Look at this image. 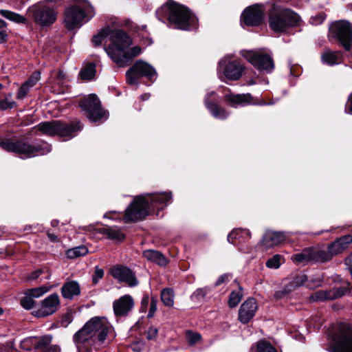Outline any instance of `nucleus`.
<instances>
[{
  "label": "nucleus",
  "mask_w": 352,
  "mask_h": 352,
  "mask_svg": "<svg viewBox=\"0 0 352 352\" xmlns=\"http://www.w3.org/2000/svg\"><path fill=\"white\" fill-rule=\"evenodd\" d=\"M171 199L170 192L153 193L137 197L126 209L124 221L125 223H129L142 220L148 214L150 208H163Z\"/></svg>",
  "instance_id": "nucleus-1"
},
{
  "label": "nucleus",
  "mask_w": 352,
  "mask_h": 352,
  "mask_svg": "<svg viewBox=\"0 0 352 352\" xmlns=\"http://www.w3.org/2000/svg\"><path fill=\"white\" fill-rule=\"evenodd\" d=\"M157 18L175 24L179 29L186 30L195 22V18L188 8L177 2L169 0L156 12Z\"/></svg>",
  "instance_id": "nucleus-2"
},
{
  "label": "nucleus",
  "mask_w": 352,
  "mask_h": 352,
  "mask_svg": "<svg viewBox=\"0 0 352 352\" xmlns=\"http://www.w3.org/2000/svg\"><path fill=\"white\" fill-rule=\"evenodd\" d=\"M1 147L8 152L18 154L21 158H31L50 153L52 146L47 144H31L25 140L7 138L1 140Z\"/></svg>",
  "instance_id": "nucleus-3"
},
{
  "label": "nucleus",
  "mask_w": 352,
  "mask_h": 352,
  "mask_svg": "<svg viewBox=\"0 0 352 352\" xmlns=\"http://www.w3.org/2000/svg\"><path fill=\"white\" fill-rule=\"evenodd\" d=\"M94 15V8L87 0H74V4L65 9V25L67 29L73 30L89 21Z\"/></svg>",
  "instance_id": "nucleus-4"
},
{
  "label": "nucleus",
  "mask_w": 352,
  "mask_h": 352,
  "mask_svg": "<svg viewBox=\"0 0 352 352\" xmlns=\"http://www.w3.org/2000/svg\"><path fill=\"white\" fill-rule=\"evenodd\" d=\"M300 21V16L288 8L274 6L270 14V26L274 32H285L289 27L298 25Z\"/></svg>",
  "instance_id": "nucleus-5"
},
{
  "label": "nucleus",
  "mask_w": 352,
  "mask_h": 352,
  "mask_svg": "<svg viewBox=\"0 0 352 352\" xmlns=\"http://www.w3.org/2000/svg\"><path fill=\"white\" fill-rule=\"evenodd\" d=\"M34 129L45 135H59L69 137L76 131L82 129L80 122H65L60 120L43 122L36 125Z\"/></svg>",
  "instance_id": "nucleus-6"
},
{
  "label": "nucleus",
  "mask_w": 352,
  "mask_h": 352,
  "mask_svg": "<svg viewBox=\"0 0 352 352\" xmlns=\"http://www.w3.org/2000/svg\"><path fill=\"white\" fill-rule=\"evenodd\" d=\"M109 38L111 43L108 46L104 47V50L111 59L116 63L113 56L120 57L124 51L132 44V40L126 32L120 30H109Z\"/></svg>",
  "instance_id": "nucleus-7"
},
{
  "label": "nucleus",
  "mask_w": 352,
  "mask_h": 352,
  "mask_svg": "<svg viewBox=\"0 0 352 352\" xmlns=\"http://www.w3.org/2000/svg\"><path fill=\"white\" fill-rule=\"evenodd\" d=\"M29 12L32 16L34 22L41 27L50 26L56 20L57 13L54 8L45 3L34 5L30 8Z\"/></svg>",
  "instance_id": "nucleus-8"
},
{
  "label": "nucleus",
  "mask_w": 352,
  "mask_h": 352,
  "mask_svg": "<svg viewBox=\"0 0 352 352\" xmlns=\"http://www.w3.org/2000/svg\"><path fill=\"white\" fill-rule=\"evenodd\" d=\"M156 71L149 64L142 60H138L126 74V81L130 85H135L138 78L144 76L150 80L155 79Z\"/></svg>",
  "instance_id": "nucleus-9"
},
{
  "label": "nucleus",
  "mask_w": 352,
  "mask_h": 352,
  "mask_svg": "<svg viewBox=\"0 0 352 352\" xmlns=\"http://www.w3.org/2000/svg\"><path fill=\"white\" fill-rule=\"evenodd\" d=\"M98 345L104 343L107 336L111 331L112 327L105 317L96 316L86 322Z\"/></svg>",
  "instance_id": "nucleus-10"
},
{
  "label": "nucleus",
  "mask_w": 352,
  "mask_h": 352,
  "mask_svg": "<svg viewBox=\"0 0 352 352\" xmlns=\"http://www.w3.org/2000/svg\"><path fill=\"white\" fill-rule=\"evenodd\" d=\"M80 107L92 122H96L104 116L105 112L101 107L99 98L95 94H90L82 100Z\"/></svg>",
  "instance_id": "nucleus-11"
},
{
  "label": "nucleus",
  "mask_w": 352,
  "mask_h": 352,
  "mask_svg": "<svg viewBox=\"0 0 352 352\" xmlns=\"http://www.w3.org/2000/svg\"><path fill=\"white\" fill-rule=\"evenodd\" d=\"M331 352H352V327L350 325H339L338 334L335 338Z\"/></svg>",
  "instance_id": "nucleus-12"
},
{
  "label": "nucleus",
  "mask_w": 352,
  "mask_h": 352,
  "mask_svg": "<svg viewBox=\"0 0 352 352\" xmlns=\"http://www.w3.org/2000/svg\"><path fill=\"white\" fill-rule=\"evenodd\" d=\"M73 340L78 352H89L93 346L98 344L86 323L74 335Z\"/></svg>",
  "instance_id": "nucleus-13"
},
{
  "label": "nucleus",
  "mask_w": 352,
  "mask_h": 352,
  "mask_svg": "<svg viewBox=\"0 0 352 352\" xmlns=\"http://www.w3.org/2000/svg\"><path fill=\"white\" fill-rule=\"evenodd\" d=\"M331 32L346 50H349L352 41V26L350 23L345 21L336 22L331 26Z\"/></svg>",
  "instance_id": "nucleus-14"
},
{
  "label": "nucleus",
  "mask_w": 352,
  "mask_h": 352,
  "mask_svg": "<svg viewBox=\"0 0 352 352\" xmlns=\"http://www.w3.org/2000/svg\"><path fill=\"white\" fill-rule=\"evenodd\" d=\"M218 70L222 72L227 79L236 80L241 76L243 67L238 60L227 62L226 59H223L219 63Z\"/></svg>",
  "instance_id": "nucleus-15"
},
{
  "label": "nucleus",
  "mask_w": 352,
  "mask_h": 352,
  "mask_svg": "<svg viewBox=\"0 0 352 352\" xmlns=\"http://www.w3.org/2000/svg\"><path fill=\"white\" fill-rule=\"evenodd\" d=\"M248 61L260 71L272 72L274 64L271 56L263 52H250L247 56Z\"/></svg>",
  "instance_id": "nucleus-16"
},
{
  "label": "nucleus",
  "mask_w": 352,
  "mask_h": 352,
  "mask_svg": "<svg viewBox=\"0 0 352 352\" xmlns=\"http://www.w3.org/2000/svg\"><path fill=\"white\" fill-rule=\"evenodd\" d=\"M110 274L115 279L125 283L129 287H134L138 284L135 273L125 266H113L110 270Z\"/></svg>",
  "instance_id": "nucleus-17"
},
{
  "label": "nucleus",
  "mask_w": 352,
  "mask_h": 352,
  "mask_svg": "<svg viewBox=\"0 0 352 352\" xmlns=\"http://www.w3.org/2000/svg\"><path fill=\"white\" fill-rule=\"evenodd\" d=\"M60 307V298L52 294L42 300L40 309L36 311L38 317H45L55 313Z\"/></svg>",
  "instance_id": "nucleus-18"
},
{
  "label": "nucleus",
  "mask_w": 352,
  "mask_h": 352,
  "mask_svg": "<svg viewBox=\"0 0 352 352\" xmlns=\"http://www.w3.org/2000/svg\"><path fill=\"white\" fill-rule=\"evenodd\" d=\"M349 289L347 287H340L333 288L331 290H320L313 293L309 298L311 301H324L327 300H334L345 295L349 292Z\"/></svg>",
  "instance_id": "nucleus-19"
},
{
  "label": "nucleus",
  "mask_w": 352,
  "mask_h": 352,
  "mask_svg": "<svg viewBox=\"0 0 352 352\" xmlns=\"http://www.w3.org/2000/svg\"><path fill=\"white\" fill-rule=\"evenodd\" d=\"M263 11L259 6L249 7L242 14V19L244 24L248 26H256L262 23Z\"/></svg>",
  "instance_id": "nucleus-20"
},
{
  "label": "nucleus",
  "mask_w": 352,
  "mask_h": 352,
  "mask_svg": "<svg viewBox=\"0 0 352 352\" xmlns=\"http://www.w3.org/2000/svg\"><path fill=\"white\" fill-rule=\"evenodd\" d=\"M258 309L256 300L248 298L240 307L239 310V320L243 324L250 322L254 316Z\"/></svg>",
  "instance_id": "nucleus-21"
},
{
  "label": "nucleus",
  "mask_w": 352,
  "mask_h": 352,
  "mask_svg": "<svg viewBox=\"0 0 352 352\" xmlns=\"http://www.w3.org/2000/svg\"><path fill=\"white\" fill-rule=\"evenodd\" d=\"M134 306V301L130 295H124L113 302L114 314L116 316H126Z\"/></svg>",
  "instance_id": "nucleus-22"
},
{
  "label": "nucleus",
  "mask_w": 352,
  "mask_h": 352,
  "mask_svg": "<svg viewBox=\"0 0 352 352\" xmlns=\"http://www.w3.org/2000/svg\"><path fill=\"white\" fill-rule=\"evenodd\" d=\"M51 336H44L40 338L31 337L23 340L21 342V348L24 350H30L34 346L38 350H44L52 342Z\"/></svg>",
  "instance_id": "nucleus-23"
},
{
  "label": "nucleus",
  "mask_w": 352,
  "mask_h": 352,
  "mask_svg": "<svg viewBox=\"0 0 352 352\" xmlns=\"http://www.w3.org/2000/svg\"><path fill=\"white\" fill-rule=\"evenodd\" d=\"M215 98V92L212 91L208 93L205 98V104L206 108L210 111L211 114L216 118L225 119L228 117V113L217 104L210 102V100Z\"/></svg>",
  "instance_id": "nucleus-24"
},
{
  "label": "nucleus",
  "mask_w": 352,
  "mask_h": 352,
  "mask_svg": "<svg viewBox=\"0 0 352 352\" xmlns=\"http://www.w3.org/2000/svg\"><path fill=\"white\" fill-rule=\"evenodd\" d=\"M286 237L283 232L268 231L264 235L263 243L267 248L273 247L283 243Z\"/></svg>",
  "instance_id": "nucleus-25"
},
{
  "label": "nucleus",
  "mask_w": 352,
  "mask_h": 352,
  "mask_svg": "<svg viewBox=\"0 0 352 352\" xmlns=\"http://www.w3.org/2000/svg\"><path fill=\"white\" fill-rule=\"evenodd\" d=\"M80 293V285L78 282L71 280L65 283L61 288V294L65 299L72 300Z\"/></svg>",
  "instance_id": "nucleus-26"
},
{
  "label": "nucleus",
  "mask_w": 352,
  "mask_h": 352,
  "mask_svg": "<svg viewBox=\"0 0 352 352\" xmlns=\"http://www.w3.org/2000/svg\"><path fill=\"white\" fill-rule=\"evenodd\" d=\"M142 52V50L140 47L135 46L130 50H124L123 54L120 57H114L116 60V64L120 67H124L129 64L131 60L133 58L139 55Z\"/></svg>",
  "instance_id": "nucleus-27"
},
{
  "label": "nucleus",
  "mask_w": 352,
  "mask_h": 352,
  "mask_svg": "<svg viewBox=\"0 0 352 352\" xmlns=\"http://www.w3.org/2000/svg\"><path fill=\"white\" fill-rule=\"evenodd\" d=\"M312 263H325L332 259L328 248H311Z\"/></svg>",
  "instance_id": "nucleus-28"
},
{
  "label": "nucleus",
  "mask_w": 352,
  "mask_h": 352,
  "mask_svg": "<svg viewBox=\"0 0 352 352\" xmlns=\"http://www.w3.org/2000/svg\"><path fill=\"white\" fill-rule=\"evenodd\" d=\"M143 256L148 261L155 263L162 266H165L168 263V261L164 256L156 250H146L143 252Z\"/></svg>",
  "instance_id": "nucleus-29"
},
{
  "label": "nucleus",
  "mask_w": 352,
  "mask_h": 352,
  "mask_svg": "<svg viewBox=\"0 0 352 352\" xmlns=\"http://www.w3.org/2000/svg\"><path fill=\"white\" fill-rule=\"evenodd\" d=\"M342 54L339 52L325 51L322 55V60L324 63L333 65L341 61Z\"/></svg>",
  "instance_id": "nucleus-30"
},
{
  "label": "nucleus",
  "mask_w": 352,
  "mask_h": 352,
  "mask_svg": "<svg viewBox=\"0 0 352 352\" xmlns=\"http://www.w3.org/2000/svg\"><path fill=\"white\" fill-rule=\"evenodd\" d=\"M292 259L298 264L312 263L311 248L305 249L302 252L293 255Z\"/></svg>",
  "instance_id": "nucleus-31"
},
{
  "label": "nucleus",
  "mask_w": 352,
  "mask_h": 352,
  "mask_svg": "<svg viewBox=\"0 0 352 352\" xmlns=\"http://www.w3.org/2000/svg\"><path fill=\"white\" fill-rule=\"evenodd\" d=\"M251 98L252 97L250 94L236 95L230 94L227 96L228 100L233 104L248 103L250 102Z\"/></svg>",
  "instance_id": "nucleus-32"
},
{
  "label": "nucleus",
  "mask_w": 352,
  "mask_h": 352,
  "mask_svg": "<svg viewBox=\"0 0 352 352\" xmlns=\"http://www.w3.org/2000/svg\"><path fill=\"white\" fill-rule=\"evenodd\" d=\"M0 14L7 19L17 23H25L26 22L25 17L10 10H0Z\"/></svg>",
  "instance_id": "nucleus-33"
},
{
  "label": "nucleus",
  "mask_w": 352,
  "mask_h": 352,
  "mask_svg": "<svg viewBox=\"0 0 352 352\" xmlns=\"http://www.w3.org/2000/svg\"><path fill=\"white\" fill-rule=\"evenodd\" d=\"M102 233L109 239L122 241L124 238V235L121 232L120 230L116 227H108L103 229Z\"/></svg>",
  "instance_id": "nucleus-34"
},
{
  "label": "nucleus",
  "mask_w": 352,
  "mask_h": 352,
  "mask_svg": "<svg viewBox=\"0 0 352 352\" xmlns=\"http://www.w3.org/2000/svg\"><path fill=\"white\" fill-rule=\"evenodd\" d=\"M54 287V285H43L38 287L28 289L25 292L33 298H39L50 291Z\"/></svg>",
  "instance_id": "nucleus-35"
},
{
  "label": "nucleus",
  "mask_w": 352,
  "mask_h": 352,
  "mask_svg": "<svg viewBox=\"0 0 352 352\" xmlns=\"http://www.w3.org/2000/svg\"><path fill=\"white\" fill-rule=\"evenodd\" d=\"M96 74V65L93 63L87 64L80 71V76L83 80H91Z\"/></svg>",
  "instance_id": "nucleus-36"
},
{
  "label": "nucleus",
  "mask_w": 352,
  "mask_h": 352,
  "mask_svg": "<svg viewBox=\"0 0 352 352\" xmlns=\"http://www.w3.org/2000/svg\"><path fill=\"white\" fill-rule=\"evenodd\" d=\"M87 253V248L84 245H81L68 250L66 252V255L69 258L73 259L81 256H85Z\"/></svg>",
  "instance_id": "nucleus-37"
},
{
  "label": "nucleus",
  "mask_w": 352,
  "mask_h": 352,
  "mask_svg": "<svg viewBox=\"0 0 352 352\" xmlns=\"http://www.w3.org/2000/svg\"><path fill=\"white\" fill-rule=\"evenodd\" d=\"M161 300L164 305L172 307L174 305L173 291L169 288L164 289L161 292Z\"/></svg>",
  "instance_id": "nucleus-38"
},
{
  "label": "nucleus",
  "mask_w": 352,
  "mask_h": 352,
  "mask_svg": "<svg viewBox=\"0 0 352 352\" xmlns=\"http://www.w3.org/2000/svg\"><path fill=\"white\" fill-rule=\"evenodd\" d=\"M243 298L242 287L239 286L238 291H233L230 295L228 300V305L230 307H235L241 300Z\"/></svg>",
  "instance_id": "nucleus-39"
},
{
  "label": "nucleus",
  "mask_w": 352,
  "mask_h": 352,
  "mask_svg": "<svg viewBox=\"0 0 352 352\" xmlns=\"http://www.w3.org/2000/svg\"><path fill=\"white\" fill-rule=\"evenodd\" d=\"M256 352H277V350L269 342L261 340L256 344Z\"/></svg>",
  "instance_id": "nucleus-40"
},
{
  "label": "nucleus",
  "mask_w": 352,
  "mask_h": 352,
  "mask_svg": "<svg viewBox=\"0 0 352 352\" xmlns=\"http://www.w3.org/2000/svg\"><path fill=\"white\" fill-rule=\"evenodd\" d=\"M109 28L104 29L95 35L91 40L92 43L95 46H99L105 38L109 37Z\"/></svg>",
  "instance_id": "nucleus-41"
},
{
  "label": "nucleus",
  "mask_w": 352,
  "mask_h": 352,
  "mask_svg": "<svg viewBox=\"0 0 352 352\" xmlns=\"http://www.w3.org/2000/svg\"><path fill=\"white\" fill-rule=\"evenodd\" d=\"M21 306L25 309H31L34 307L35 301L33 298L25 292V296L20 302Z\"/></svg>",
  "instance_id": "nucleus-42"
},
{
  "label": "nucleus",
  "mask_w": 352,
  "mask_h": 352,
  "mask_svg": "<svg viewBox=\"0 0 352 352\" xmlns=\"http://www.w3.org/2000/svg\"><path fill=\"white\" fill-rule=\"evenodd\" d=\"M328 250L331 254V258L334 256L338 255L342 253L344 250L343 248H341L339 243L337 241L329 244L327 247Z\"/></svg>",
  "instance_id": "nucleus-43"
},
{
  "label": "nucleus",
  "mask_w": 352,
  "mask_h": 352,
  "mask_svg": "<svg viewBox=\"0 0 352 352\" xmlns=\"http://www.w3.org/2000/svg\"><path fill=\"white\" fill-rule=\"evenodd\" d=\"M16 102L12 100L11 96H8L0 102V108L3 110L14 108Z\"/></svg>",
  "instance_id": "nucleus-44"
},
{
  "label": "nucleus",
  "mask_w": 352,
  "mask_h": 352,
  "mask_svg": "<svg viewBox=\"0 0 352 352\" xmlns=\"http://www.w3.org/2000/svg\"><path fill=\"white\" fill-rule=\"evenodd\" d=\"M280 258L281 256L278 254L274 255L272 258H270L267 263L266 265L269 268H274L277 269L280 265Z\"/></svg>",
  "instance_id": "nucleus-45"
},
{
  "label": "nucleus",
  "mask_w": 352,
  "mask_h": 352,
  "mask_svg": "<svg viewBox=\"0 0 352 352\" xmlns=\"http://www.w3.org/2000/svg\"><path fill=\"white\" fill-rule=\"evenodd\" d=\"M186 336L189 344L193 345L201 340V335L191 331H186Z\"/></svg>",
  "instance_id": "nucleus-46"
},
{
  "label": "nucleus",
  "mask_w": 352,
  "mask_h": 352,
  "mask_svg": "<svg viewBox=\"0 0 352 352\" xmlns=\"http://www.w3.org/2000/svg\"><path fill=\"white\" fill-rule=\"evenodd\" d=\"M342 248H343V250L344 251L346 249H347L349 244L352 243V236L351 235H345L340 238H339L338 240H336Z\"/></svg>",
  "instance_id": "nucleus-47"
},
{
  "label": "nucleus",
  "mask_w": 352,
  "mask_h": 352,
  "mask_svg": "<svg viewBox=\"0 0 352 352\" xmlns=\"http://www.w3.org/2000/svg\"><path fill=\"white\" fill-rule=\"evenodd\" d=\"M342 248H343V250L344 251L346 249H347L349 244L352 243V236L351 235H345L340 238H339L338 240H336Z\"/></svg>",
  "instance_id": "nucleus-48"
},
{
  "label": "nucleus",
  "mask_w": 352,
  "mask_h": 352,
  "mask_svg": "<svg viewBox=\"0 0 352 352\" xmlns=\"http://www.w3.org/2000/svg\"><path fill=\"white\" fill-rule=\"evenodd\" d=\"M40 72H35L32 74L30 78L26 82H25V83L29 87V88H32L37 83V82L40 80Z\"/></svg>",
  "instance_id": "nucleus-49"
},
{
  "label": "nucleus",
  "mask_w": 352,
  "mask_h": 352,
  "mask_svg": "<svg viewBox=\"0 0 352 352\" xmlns=\"http://www.w3.org/2000/svg\"><path fill=\"white\" fill-rule=\"evenodd\" d=\"M326 18V14L323 12L318 13L310 18V23L312 25H318L321 24Z\"/></svg>",
  "instance_id": "nucleus-50"
},
{
  "label": "nucleus",
  "mask_w": 352,
  "mask_h": 352,
  "mask_svg": "<svg viewBox=\"0 0 352 352\" xmlns=\"http://www.w3.org/2000/svg\"><path fill=\"white\" fill-rule=\"evenodd\" d=\"M210 289L207 287L197 289L192 294V296L197 300L204 298L209 292Z\"/></svg>",
  "instance_id": "nucleus-51"
},
{
  "label": "nucleus",
  "mask_w": 352,
  "mask_h": 352,
  "mask_svg": "<svg viewBox=\"0 0 352 352\" xmlns=\"http://www.w3.org/2000/svg\"><path fill=\"white\" fill-rule=\"evenodd\" d=\"M30 89V88L24 82L18 90L16 98L18 99L24 98L28 94Z\"/></svg>",
  "instance_id": "nucleus-52"
},
{
  "label": "nucleus",
  "mask_w": 352,
  "mask_h": 352,
  "mask_svg": "<svg viewBox=\"0 0 352 352\" xmlns=\"http://www.w3.org/2000/svg\"><path fill=\"white\" fill-rule=\"evenodd\" d=\"M104 276L103 270L99 268L98 266L95 267L94 274L92 277L93 283L94 284L98 283L99 279L102 278Z\"/></svg>",
  "instance_id": "nucleus-53"
},
{
  "label": "nucleus",
  "mask_w": 352,
  "mask_h": 352,
  "mask_svg": "<svg viewBox=\"0 0 352 352\" xmlns=\"http://www.w3.org/2000/svg\"><path fill=\"white\" fill-rule=\"evenodd\" d=\"M158 330L155 327H151L146 331V338L149 340H155L157 337Z\"/></svg>",
  "instance_id": "nucleus-54"
},
{
  "label": "nucleus",
  "mask_w": 352,
  "mask_h": 352,
  "mask_svg": "<svg viewBox=\"0 0 352 352\" xmlns=\"http://www.w3.org/2000/svg\"><path fill=\"white\" fill-rule=\"evenodd\" d=\"M243 232H245V234H248V232H243L242 230H233L230 234H228V242L231 243H234V239H237V236L239 234V233H243Z\"/></svg>",
  "instance_id": "nucleus-55"
},
{
  "label": "nucleus",
  "mask_w": 352,
  "mask_h": 352,
  "mask_svg": "<svg viewBox=\"0 0 352 352\" xmlns=\"http://www.w3.org/2000/svg\"><path fill=\"white\" fill-rule=\"evenodd\" d=\"M157 310V300L155 298H151L149 312L148 318H152Z\"/></svg>",
  "instance_id": "nucleus-56"
},
{
  "label": "nucleus",
  "mask_w": 352,
  "mask_h": 352,
  "mask_svg": "<svg viewBox=\"0 0 352 352\" xmlns=\"http://www.w3.org/2000/svg\"><path fill=\"white\" fill-rule=\"evenodd\" d=\"M307 276L305 274H301V275L296 276V278L294 280V283L296 286L298 287V286L303 285L307 281Z\"/></svg>",
  "instance_id": "nucleus-57"
},
{
  "label": "nucleus",
  "mask_w": 352,
  "mask_h": 352,
  "mask_svg": "<svg viewBox=\"0 0 352 352\" xmlns=\"http://www.w3.org/2000/svg\"><path fill=\"white\" fill-rule=\"evenodd\" d=\"M42 352H60V349L57 345H51V343L44 350H40Z\"/></svg>",
  "instance_id": "nucleus-58"
},
{
  "label": "nucleus",
  "mask_w": 352,
  "mask_h": 352,
  "mask_svg": "<svg viewBox=\"0 0 352 352\" xmlns=\"http://www.w3.org/2000/svg\"><path fill=\"white\" fill-rule=\"evenodd\" d=\"M229 278H230V275L229 274H223V275L221 276L218 278V280H217L215 285H219L225 283L226 281L228 280Z\"/></svg>",
  "instance_id": "nucleus-59"
},
{
  "label": "nucleus",
  "mask_w": 352,
  "mask_h": 352,
  "mask_svg": "<svg viewBox=\"0 0 352 352\" xmlns=\"http://www.w3.org/2000/svg\"><path fill=\"white\" fill-rule=\"evenodd\" d=\"M42 273H43V270H38L36 271H34V272H32L31 274L29 276V279L35 280V279L38 278Z\"/></svg>",
  "instance_id": "nucleus-60"
},
{
  "label": "nucleus",
  "mask_w": 352,
  "mask_h": 352,
  "mask_svg": "<svg viewBox=\"0 0 352 352\" xmlns=\"http://www.w3.org/2000/svg\"><path fill=\"white\" fill-rule=\"evenodd\" d=\"M345 263L351 274H352V253L346 258Z\"/></svg>",
  "instance_id": "nucleus-61"
},
{
  "label": "nucleus",
  "mask_w": 352,
  "mask_h": 352,
  "mask_svg": "<svg viewBox=\"0 0 352 352\" xmlns=\"http://www.w3.org/2000/svg\"><path fill=\"white\" fill-rule=\"evenodd\" d=\"M8 34L5 30L0 32V43H5L7 40Z\"/></svg>",
  "instance_id": "nucleus-62"
},
{
  "label": "nucleus",
  "mask_w": 352,
  "mask_h": 352,
  "mask_svg": "<svg viewBox=\"0 0 352 352\" xmlns=\"http://www.w3.org/2000/svg\"><path fill=\"white\" fill-rule=\"evenodd\" d=\"M65 78V74H63L62 72L59 71L58 73H57V82L58 83H61L63 84V82H62L64 79Z\"/></svg>",
  "instance_id": "nucleus-63"
},
{
  "label": "nucleus",
  "mask_w": 352,
  "mask_h": 352,
  "mask_svg": "<svg viewBox=\"0 0 352 352\" xmlns=\"http://www.w3.org/2000/svg\"><path fill=\"white\" fill-rule=\"evenodd\" d=\"M47 235L51 241H52V242H58L59 241L57 236L55 235L54 234H52V233H50L48 232L47 233Z\"/></svg>",
  "instance_id": "nucleus-64"
}]
</instances>
